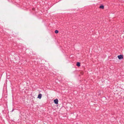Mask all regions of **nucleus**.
<instances>
[{
  "label": "nucleus",
  "instance_id": "obj_5",
  "mask_svg": "<svg viewBox=\"0 0 124 124\" xmlns=\"http://www.w3.org/2000/svg\"><path fill=\"white\" fill-rule=\"evenodd\" d=\"M76 65L78 67H79L80 65V62H77V63Z\"/></svg>",
  "mask_w": 124,
  "mask_h": 124
},
{
  "label": "nucleus",
  "instance_id": "obj_6",
  "mask_svg": "<svg viewBox=\"0 0 124 124\" xmlns=\"http://www.w3.org/2000/svg\"><path fill=\"white\" fill-rule=\"evenodd\" d=\"M99 7L100 8L103 9L104 8V6L103 5H101Z\"/></svg>",
  "mask_w": 124,
  "mask_h": 124
},
{
  "label": "nucleus",
  "instance_id": "obj_3",
  "mask_svg": "<svg viewBox=\"0 0 124 124\" xmlns=\"http://www.w3.org/2000/svg\"><path fill=\"white\" fill-rule=\"evenodd\" d=\"M18 48L20 50H23V47L22 46L19 45L18 46Z\"/></svg>",
  "mask_w": 124,
  "mask_h": 124
},
{
  "label": "nucleus",
  "instance_id": "obj_7",
  "mask_svg": "<svg viewBox=\"0 0 124 124\" xmlns=\"http://www.w3.org/2000/svg\"><path fill=\"white\" fill-rule=\"evenodd\" d=\"M55 32L56 33H57L58 32V31L57 30H56L55 31Z\"/></svg>",
  "mask_w": 124,
  "mask_h": 124
},
{
  "label": "nucleus",
  "instance_id": "obj_8",
  "mask_svg": "<svg viewBox=\"0 0 124 124\" xmlns=\"http://www.w3.org/2000/svg\"><path fill=\"white\" fill-rule=\"evenodd\" d=\"M14 110V109H13L11 111V112H13Z\"/></svg>",
  "mask_w": 124,
  "mask_h": 124
},
{
  "label": "nucleus",
  "instance_id": "obj_4",
  "mask_svg": "<svg viewBox=\"0 0 124 124\" xmlns=\"http://www.w3.org/2000/svg\"><path fill=\"white\" fill-rule=\"evenodd\" d=\"M42 95L41 94H39L38 96V97L37 98H39V99H40L42 97Z\"/></svg>",
  "mask_w": 124,
  "mask_h": 124
},
{
  "label": "nucleus",
  "instance_id": "obj_2",
  "mask_svg": "<svg viewBox=\"0 0 124 124\" xmlns=\"http://www.w3.org/2000/svg\"><path fill=\"white\" fill-rule=\"evenodd\" d=\"M58 101L57 99H56L54 100V103L56 104H58Z\"/></svg>",
  "mask_w": 124,
  "mask_h": 124
},
{
  "label": "nucleus",
  "instance_id": "obj_1",
  "mask_svg": "<svg viewBox=\"0 0 124 124\" xmlns=\"http://www.w3.org/2000/svg\"><path fill=\"white\" fill-rule=\"evenodd\" d=\"M119 60H121L123 59V56L122 55L120 54L117 56Z\"/></svg>",
  "mask_w": 124,
  "mask_h": 124
}]
</instances>
